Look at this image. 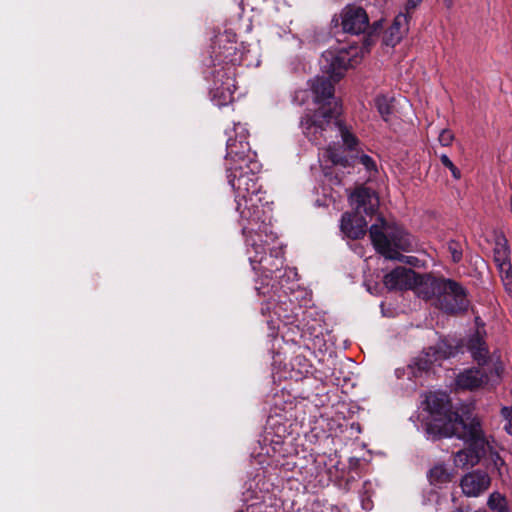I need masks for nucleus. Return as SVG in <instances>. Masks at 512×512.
<instances>
[{"label": "nucleus", "mask_w": 512, "mask_h": 512, "mask_svg": "<svg viewBox=\"0 0 512 512\" xmlns=\"http://www.w3.org/2000/svg\"><path fill=\"white\" fill-rule=\"evenodd\" d=\"M408 15L400 12L394 19L392 25L385 32L383 42L387 46L394 47L398 44L404 35L408 32Z\"/></svg>", "instance_id": "nucleus-18"}, {"label": "nucleus", "mask_w": 512, "mask_h": 512, "mask_svg": "<svg viewBox=\"0 0 512 512\" xmlns=\"http://www.w3.org/2000/svg\"><path fill=\"white\" fill-rule=\"evenodd\" d=\"M489 383V375L484 368H468L461 371L456 379L457 388L463 390H476Z\"/></svg>", "instance_id": "nucleus-15"}, {"label": "nucleus", "mask_w": 512, "mask_h": 512, "mask_svg": "<svg viewBox=\"0 0 512 512\" xmlns=\"http://www.w3.org/2000/svg\"><path fill=\"white\" fill-rule=\"evenodd\" d=\"M375 105L382 119L387 122L392 113L390 100L386 96L380 95L375 98Z\"/></svg>", "instance_id": "nucleus-23"}, {"label": "nucleus", "mask_w": 512, "mask_h": 512, "mask_svg": "<svg viewBox=\"0 0 512 512\" xmlns=\"http://www.w3.org/2000/svg\"><path fill=\"white\" fill-rule=\"evenodd\" d=\"M345 149L339 143H330L327 147L322 149L320 155L321 159H327L333 165H340L347 167L350 165L349 160L344 155Z\"/></svg>", "instance_id": "nucleus-20"}, {"label": "nucleus", "mask_w": 512, "mask_h": 512, "mask_svg": "<svg viewBox=\"0 0 512 512\" xmlns=\"http://www.w3.org/2000/svg\"><path fill=\"white\" fill-rule=\"evenodd\" d=\"M424 404L430 414L425 422L426 438L430 440H438L439 437H434L429 433V426L433 424H439L440 427L448 426V424H454V416L458 418L467 419L468 416H473L468 412L459 413L458 411H452L449 407V396L445 392H429L426 395Z\"/></svg>", "instance_id": "nucleus-8"}, {"label": "nucleus", "mask_w": 512, "mask_h": 512, "mask_svg": "<svg viewBox=\"0 0 512 512\" xmlns=\"http://www.w3.org/2000/svg\"><path fill=\"white\" fill-rule=\"evenodd\" d=\"M492 457L495 468L498 470L499 475H502V468L505 467L504 461L500 458V456L497 453H494Z\"/></svg>", "instance_id": "nucleus-28"}, {"label": "nucleus", "mask_w": 512, "mask_h": 512, "mask_svg": "<svg viewBox=\"0 0 512 512\" xmlns=\"http://www.w3.org/2000/svg\"><path fill=\"white\" fill-rule=\"evenodd\" d=\"M233 132L235 137L229 135L226 143V161L229 166H235L236 163H249V160H255L254 154L251 153L250 145L247 141L248 130L241 123L234 125Z\"/></svg>", "instance_id": "nucleus-9"}, {"label": "nucleus", "mask_w": 512, "mask_h": 512, "mask_svg": "<svg viewBox=\"0 0 512 512\" xmlns=\"http://www.w3.org/2000/svg\"><path fill=\"white\" fill-rule=\"evenodd\" d=\"M350 204L356 210L355 214L365 213L371 215L375 213L379 206V198L377 194L366 187L357 188L349 196Z\"/></svg>", "instance_id": "nucleus-14"}, {"label": "nucleus", "mask_w": 512, "mask_h": 512, "mask_svg": "<svg viewBox=\"0 0 512 512\" xmlns=\"http://www.w3.org/2000/svg\"><path fill=\"white\" fill-rule=\"evenodd\" d=\"M461 488L465 495L476 497L487 490L490 485V477L482 471H473L461 479Z\"/></svg>", "instance_id": "nucleus-16"}, {"label": "nucleus", "mask_w": 512, "mask_h": 512, "mask_svg": "<svg viewBox=\"0 0 512 512\" xmlns=\"http://www.w3.org/2000/svg\"><path fill=\"white\" fill-rule=\"evenodd\" d=\"M260 164L249 160L246 165L236 163L227 167V180L235 192L236 210L239 224L245 237L246 253L250 265L270 271L282 265V247L277 243V235L272 231L271 207L265 199V192L258 185L256 173Z\"/></svg>", "instance_id": "nucleus-1"}, {"label": "nucleus", "mask_w": 512, "mask_h": 512, "mask_svg": "<svg viewBox=\"0 0 512 512\" xmlns=\"http://www.w3.org/2000/svg\"><path fill=\"white\" fill-rule=\"evenodd\" d=\"M420 298L431 301L435 307L449 314L464 312L469 307L467 291L460 283L431 274L422 284Z\"/></svg>", "instance_id": "nucleus-5"}, {"label": "nucleus", "mask_w": 512, "mask_h": 512, "mask_svg": "<svg viewBox=\"0 0 512 512\" xmlns=\"http://www.w3.org/2000/svg\"><path fill=\"white\" fill-rule=\"evenodd\" d=\"M428 277L429 274H418L410 268L397 267L384 276L383 283L388 290H413L420 297V289Z\"/></svg>", "instance_id": "nucleus-10"}, {"label": "nucleus", "mask_w": 512, "mask_h": 512, "mask_svg": "<svg viewBox=\"0 0 512 512\" xmlns=\"http://www.w3.org/2000/svg\"><path fill=\"white\" fill-rule=\"evenodd\" d=\"M354 161H357L358 163L363 165V167L370 175L377 173V164L375 160L369 155L362 153L360 155H357Z\"/></svg>", "instance_id": "nucleus-24"}, {"label": "nucleus", "mask_w": 512, "mask_h": 512, "mask_svg": "<svg viewBox=\"0 0 512 512\" xmlns=\"http://www.w3.org/2000/svg\"><path fill=\"white\" fill-rule=\"evenodd\" d=\"M504 429L509 435H512V422L507 421V423L504 426Z\"/></svg>", "instance_id": "nucleus-31"}, {"label": "nucleus", "mask_w": 512, "mask_h": 512, "mask_svg": "<svg viewBox=\"0 0 512 512\" xmlns=\"http://www.w3.org/2000/svg\"><path fill=\"white\" fill-rule=\"evenodd\" d=\"M494 262L505 290L512 295V265L510 249L504 237H498L493 248Z\"/></svg>", "instance_id": "nucleus-11"}, {"label": "nucleus", "mask_w": 512, "mask_h": 512, "mask_svg": "<svg viewBox=\"0 0 512 512\" xmlns=\"http://www.w3.org/2000/svg\"><path fill=\"white\" fill-rule=\"evenodd\" d=\"M447 249L451 255V259L454 263H459L463 257L462 244L455 240H450L447 243Z\"/></svg>", "instance_id": "nucleus-25"}, {"label": "nucleus", "mask_w": 512, "mask_h": 512, "mask_svg": "<svg viewBox=\"0 0 512 512\" xmlns=\"http://www.w3.org/2000/svg\"><path fill=\"white\" fill-rule=\"evenodd\" d=\"M370 45V38H367L361 45L351 44L322 53L320 67L328 77L317 76L310 81L314 102L320 107L313 115L306 114L300 121L304 135L314 144H322L320 137L323 133L334 132L348 150L352 151L356 148L358 139L337 119L341 107L334 98V86L331 80L339 79L346 69L358 64L368 53Z\"/></svg>", "instance_id": "nucleus-2"}, {"label": "nucleus", "mask_w": 512, "mask_h": 512, "mask_svg": "<svg viewBox=\"0 0 512 512\" xmlns=\"http://www.w3.org/2000/svg\"><path fill=\"white\" fill-rule=\"evenodd\" d=\"M379 220L381 225L373 224L369 230L376 251L386 259L410 263V257L400 253L412 249L413 241L410 234L397 225L387 224L382 218Z\"/></svg>", "instance_id": "nucleus-6"}, {"label": "nucleus", "mask_w": 512, "mask_h": 512, "mask_svg": "<svg viewBox=\"0 0 512 512\" xmlns=\"http://www.w3.org/2000/svg\"><path fill=\"white\" fill-rule=\"evenodd\" d=\"M488 506L497 512H508L507 500L499 492H493L488 498Z\"/></svg>", "instance_id": "nucleus-22"}, {"label": "nucleus", "mask_w": 512, "mask_h": 512, "mask_svg": "<svg viewBox=\"0 0 512 512\" xmlns=\"http://www.w3.org/2000/svg\"><path fill=\"white\" fill-rule=\"evenodd\" d=\"M501 415L502 417L509 422H512V407L510 406H504L501 409Z\"/></svg>", "instance_id": "nucleus-30"}, {"label": "nucleus", "mask_w": 512, "mask_h": 512, "mask_svg": "<svg viewBox=\"0 0 512 512\" xmlns=\"http://www.w3.org/2000/svg\"><path fill=\"white\" fill-rule=\"evenodd\" d=\"M467 349L472 358L481 366L485 365L489 359V350L482 333L477 330L472 334L467 342Z\"/></svg>", "instance_id": "nucleus-19"}, {"label": "nucleus", "mask_w": 512, "mask_h": 512, "mask_svg": "<svg viewBox=\"0 0 512 512\" xmlns=\"http://www.w3.org/2000/svg\"><path fill=\"white\" fill-rule=\"evenodd\" d=\"M438 141L443 147L450 146L454 141V134L449 129H443L439 133Z\"/></svg>", "instance_id": "nucleus-27"}, {"label": "nucleus", "mask_w": 512, "mask_h": 512, "mask_svg": "<svg viewBox=\"0 0 512 512\" xmlns=\"http://www.w3.org/2000/svg\"><path fill=\"white\" fill-rule=\"evenodd\" d=\"M452 471L443 463L435 464L427 473L428 481L435 487H442L451 482Z\"/></svg>", "instance_id": "nucleus-21"}, {"label": "nucleus", "mask_w": 512, "mask_h": 512, "mask_svg": "<svg viewBox=\"0 0 512 512\" xmlns=\"http://www.w3.org/2000/svg\"><path fill=\"white\" fill-rule=\"evenodd\" d=\"M367 223L365 219L355 213H344L341 217L340 228L342 233L352 239H358L365 235Z\"/></svg>", "instance_id": "nucleus-17"}, {"label": "nucleus", "mask_w": 512, "mask_h": 512, "mask_svg": "<svg viewBox=\"0 0 512 512\" xmlns=\"http://www.w3.org/2000/svg\"><path fill=\"white\" fill-rule=\"evenodd\" d=\"M443 2L448 9L452 8L454 5V0H443Z\"/></svg>", "instance_id": "nucleus-32"}, {"label": "nucleus", "mask_w": 512, "mask_h": 512, "mask_svg": "<svg viewBox=\"0 0 512 512\" xmlns=\"http://www.w3.org/2000/svg\"><path fill=\"white\" fill-rule=\"evenodd\" d=\"M440 161L444 167H446L450 170L454 179H460V177H461L460 170L454 165V163L450 160V158L446 154L440 155Z\"/></svg>", "instance_id": "nucleus-26"}, {"label": "nucleus", "mask_w": 512, "mask_h": 512, "mask_svg": "<svg viewBox=\"0 0 512 512\" xmlns=\"http://www.w3.org/2000/svg\"><path fill=\"white\" fill-rule=\"evenodd\" d=\"M236 47L230 45L225 48L224 56L219 61L225 65L213 72V84L210 88L211 100L218 107L225 106L233 101L235 92V65L238 58L234 56ZM218 57V55H216Z\"/></svg>", "instance_id": "nucleus-7"}, {"label": "nucleus", "mask_w": 512, "mask_h": 512, "mask_svg": "<svg viewBox=\"0 0 512 512\" xmlns=\"http://www.w3.org/2000/svg\"><path fill=\"white\" fill-rule=\"evenodd\" d=\"M456 352L457 350L454 346L450 345L447 341L441 340L434 346L424 350L416 359L415 364L419 370H428L434 363L453 357Z\"/></svg>", "instance_id": "nucleus-12"}, {"label": "nucleus", "mask_w": 512, "mask_h": 512, "mask_svg": "<svg viewBox=\"0 0 512 512\" xmlns=\"http://www.w3.org/2000/svg\"><path fill=\"white\" fill-rule=\"evenodd\" d=\"M284 257L282 256V265L277 270H268L258 264L255 268L251 265L253 271L257 274L255 280V290L259 295L269 296L268 300L262 304L261 312L268 315L267 324L271 330L279 329L278 322L284 325L292 324L300 311L294 301L287 296L285 283L290 279L297 278V272L293 268L283 270Z\"/></svg>", "instance_id": "nucleus-3"}, {"label": "nucleus", "mask_w": 512, "mask_h": 512, "mask_svg": "<svg viewBox=\"0 0 512 512\" xmlns=\"http://www.w3.org/2000/svg\"><path fill=\"white\" fill-rule=\"evenodd\" d=\"M342 29L346 33L361 34L369 27V18L366 11L361 7L348 6L342 14Z\"/></svg>", "instance_id": "nucleus-13"}, {"label": "nucleus", "mask_w": 512, "mask_h": 512, "mask_svg": "<svg viewBox=\"0 0 512 512\" xmlns=\"http://www.w3.org/2000/svg\"><path fill=\"white\" fill-rule=\"evenodd\" d=\"M454 422L448 426L433 424L429 426V433L434 437H456L468 444V447L459 450L454 455V464L458 467L474 466L479 463L489 448V440L486 437L480 420L476 416H468L467 419L453 417Z\"/></svg>", "instance_id": "nucleus-4"}, {"label": "nucleus", "mask_w": 512, "mask_h": 512, "mask_svg": "<svg viewBox=\"0 0 512 512\" xmlns=\"http://www.w3.org/2000/svg\"><path fill=\"white\" fill-rule=\"evenodd\" d=\"M422 0H407L406 6H405V13L408 15V19L410 18V11L415 9L417 6L420 5Z\"/></svg>", "instance_id": "nucleus-29"}, {"label": "nucleus", "mask_w": 512, "mask_h": 512, "mask_svg": "<svg viewBox=\"0 0 512 512\" xmlns=\"http://www.w3.org/2000/svg\"><path fill=\"white\" fill-rule=\"evenodd\" d=\"M380 27H381V21L380 20L373 23V30L374 31H376Z\"/></svg>", "instance_id": "nucleus-33"}]
</instances>
